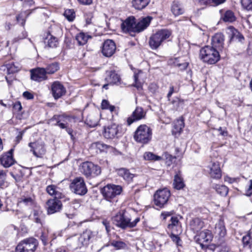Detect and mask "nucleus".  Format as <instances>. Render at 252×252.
Returning <instances> with one entry per match:
<instances>
[{
  "mask_svg": "<svg viewBox=\"0 0 252 252\" xmlns=\"http://www.w3.org/2000/svg\"><path fill=\"white\" fill-rule=\"evenodd\" d=\"M200 59L209 64H214L220 59L219 51L211 46L207 45L200 50Z\"/></svg>",
  "mask_w": 252,
  "mask_h": 252,
  "instance_id": "1",
  "label": "nucleus"
},
{
  "mask_svg": "<svg viewBox=\"0 0 252 252\" xmlns=\"http://www.w3.org/2000/svg\"><path fill=\"white\" fill-rule=\"evenodd\" d=\"M171 32L167 29L158 30L153 34L149 38V44L153 50L157 49L165 40L169 38Z\"/></svg>",
  "mask_w": 252,
  "mask_h": 252,
  "instance_id": "2",
  "label": "nucleus"
},
{
  "mask_svg": "<svg viewBox=\"0 0 252 252\" xmlns=\"http://www.w3.org/2000/svg\"><path fill=\"white\" fill-rule=\"evenodd\" d=\"M152 130L146 125L139 126L134 134V139L138 143L148 144L152 139Z\"/></svg>",
  "mask_w": 252,
  "mask_h": 252,
  "instance_id": "3",
  "label": "nucleus"
},
{
  "mask_svg": "<svg viewBox=\"0 0 252 252\" xmlns=\"http://www.w3.org/2000/svg\"><path fill=\"white\" fill-rule=\"evenodd\" d=\"M123 188L120 185L109 184L102 188L100 192L103 197L106 201L113 202L116 197L122 192Z\"/></svg>",
  "mask_w": 252,
  "mask_h": 252,
  "instance_id": "4",
  "label": "nucleus"
},
{
  "mask_svg": "<svg viewBox=\"0 0 252 252\" xmlns=\"http://www.w3.org/2000/svg\"><path fill=\"white\" fill-rule=\"evenodd\" d=\"M80 170L87 178H94L100 175L101 172L99 166L89 161L83 162L80 166Z\"/></svg>",
  "mask_w": 252,
  "mask_h": 252,
  "instance_id": "5",
  "label": "nucleus"
},
{
  "mask_svg": "<svg viewBox=\"0 0 252 252\" xmlns=\"http://www.w3.org/2000/svg\"><path fill=\"white\" fill-rule=\"evenodd\" d=\"M37 240L30 237L21 241L16 246L15 252H34L38 246Z\"/></svg>",
  "mask_w": 252,
  "mask_h": 252,
  "instance_id": "6",
  "label": "nucleus"
},
{
  "mask_svg": "<svg viewBox=\"0 0 252 252\" xmlns=\"http://www.w3.org/2000/svg\"><path fill=\"white\" fill-rule=\"evenodd\" d=\"M171 195L170 191L166 188L159 189L154 194V203L159 208H162L167 205Z\"/></svg>",
  "mask_w": 252,
  "mask_h": 252,
  "instance_id": "7",
  "label": "nucleus"
},
{
  "mask_svg": "<svg viewBox=\"0 0 252 252\" xmlns=\"http://www.w3.org/2000/svg\"><path fill=\"white\" fill-rule=\"evenodd\" d=\"M69 188L72 192L80 196H83L88 192L84 179L81 177H77L73 179Z\"/></svg>",
  "mask_w": 252,
  "mask_h": 252,
  "instance_id": "8",
  "label": "nucleus"
},
{
  "mask_svg": "<svg viewBox=\"0 0 252 252\" xmlns=\"http://www.w3.org/2000/svg\"><path fill=\"white\" fill-rule=\"evenodd\" d=\"M122 133L121 126L112 124L104 126L102 133L105 138L113 139L121 136Z\"/></svg>",
  "mask_w": 252,
  "mask_h": 252,
  "instance_id": "9",
  "label": "nucleus"
},
{
  "mask_svg": "<svg viewBox=\"0 0 252 252\" xmlns=\"http://www.w3.org/2000/svg\"><path fill=\"white\" fill-rule=\"evenodd\" d=\"M95 236L94 232L90 229L85 230L77 239L75 238L77 242L76 248L87 247L94 239Z\"/></svg>",
  "mask_w": 252,
  "mask_h": 252,
  "instance_id": "10",
  "label": "nucleus"
},
{
  "mask_svg": "<svg viewBox=\"0 0 252 252\" xmlns=\"http://www.w3.org/2000/svg\"><path fill=\"white\" fill-rule=\"evenodd\" d=\"M29 146L31 148L30 151L37 158H41L46 153L43 142L37 141L35 142H31L29 144Z\"/></svg>",
  "mask_w": 252,
  "mask_h": 252,
  "instance_id": "11",
  "label": "nucleus"
},
{
  "mask_svg": "<svg viewBox=\"0 0 252 252\" xmlns=\"http://www.w3.org/2000/svg\"><path fill=\"white\" fill-rule=\"evenodd\" d=\"M112 222L116 226L123 229L128 227L129 218L126 217L124 213H119L112 218Z\"/></svg>",
  "mask_w": 252,
  "mask_h": 252,
  "instance_id": "12",
  "label": "nucleus"
},
{
  "mask_svg": "<svg viewBox=\"0 0 252 252\" xmlns=\"http://www.w3.org/2000/svg\"><path fill=\"white\" fill-rule=\"evenodd\" d=\"M116 46L114 41L107 39L104 41L101 47V52L106 57H111L115 52Z\"/></svg>",
  "mask_w": 252,
  "mask_h": 252,
  "instance_id": "13",
  "label": "nucleus"
},
{
  "mask_svg": "<svg viewBox=\"0 0 252 252\" xmlns=\"http://www.w3.org/2000/svg\"><path fill=\"white\" fill-rule=\"evenodd\" d=\"M60 198H53L49 199L46 202L48 214H53L60 212L62 208V202Z\"/></svg>",
  "mask_w": 252,
  "mask_h": 252,
  "instance_id": "14",
  "label": "nucleus"
},
{
  "mask_svg": "<svg viewBox=\"0 0 252 252\" xmlns=\"http://www.w3.org/2000/svg\"><path fill=\"white\" fill-rule=\"evenodd\" d=\"M14 150L11 149L8 152L4 153L0 156V163L5 168L12 166L15 162L13 158Z\"/></svg>",
  "mask_w": 252,
  "mask_h": 252,
  "instance_id": "15",
  "label": "nucleus"
},
{
  "mask_svg": "<svg viewBox=\"0 0 252 252\" xmlns=\"http://www.w3.org/2000/svg\"><path fill=\"white\" fill-rule=\"evenodd\" d=\"M51 92L55 99H58L66 93V89L59 81L54 82L51 85Z\"/></svg>",
  "mask_w": 252,
  "mask_h": 252,
  "instance_id": "16",
  "label": "nucleus"
},
{
  "mask_svg": "<svg viewBox=\"0 0 252 252\" xmlns=\"http://www.w3.org/2000/svg\"><path fill=\"white\" fill-rule=\"evenodd\" d=\"M31 78L32 80L38 82L47 79L45 68L37 67L32 69L31 70Z\"/></svg>",
  "mask_w": 252,
  "mask_h": 252,
  "instance_id": "17",
  "label": "nucleus"
},
{
  "mask_svg": "<svg viewBox=\"0 0 252 252\" xmlns=\"http://www.w3.org/2000/svg\"><path fill=\"white\" fill-rule=\"evenodd\" d=\"M135 18L133 16L129 17L121 24V29L124 32H135Z\"/></svg>",
  "mask_w": 252,
  "mask_h": 252,
  "instance_id": "18",
  "label": "nucleus"
},
{
  "mask_svg": "<svg viewBox=\"0 0 252 252\" xmlns=\"http://www.w3.org/2000/svg\"><path fill=\"white\" fill-rule=\"evenodd\" d=\"M213 238V236L211 232L207 229L202 231L196 236V241L202 247L204 245H207L210 243Z\"/></svg>",
  "mask_w": 252,
  "mask_h": 252,
  "instance_id": "19",
  "label": "nucleus"
},
{
  "mask_svg": "<svg viewBox=\"0 0 252 252\" xmlns=\"http://www.w3.org/2000/svg\"><path fill=\"white\" fill-rule=\"evenodd\" d=\"M145 116L146 112L144 111L143 109L141 107H137L131 116L127 118V125L130 126L133 122L145 118Z\"/></svg>",
  "mask_w": 252,
  "mask_h": 252,
  "instance_id": "20",
  "label": "nucleus"
},
{
  "mask_svg": "<svg viewBox=\"0 0 252 252\" xmlns=\"http://www.w3.org/2000/svg\"><path fill=\"white\" fill-rule=\"evenodd\" d=\"M224 36L221 33H216L212 38V47L219 51L223 49Z\"/></svg>",
  "mask_w": 252,
  "mask_h": 252,
  "instance_id": "21",
  "label": "nucleus"
},
{
  "mask_svg": "<svg viewBox=\"0 0 252 252\" xmlns=\"http://www.w3.org/2000/svg\"><path fill=\"white\" fill-rule=\"evenodd\" d=\"M226 33L229 37V44L234 40H237L238 41L242 42L244 40L243 35L233 27L230 26L228 27Z\"/></svg>",
  "mask_w": 252,
  "mask_h": 252,
  "instance_id": "22",
  "label": "nucleus"
},
{
  "mask_svg": "<svg viewBox=\"0 0 252 252\" xmlns=\"http://www.w3.org/2000/svg\"><path fill=\"white\" fill-rule=\"evenodd\" d=\"M18 205L20 206H26L29 208H32L34 205L33 195L26 194L22 195L18 199Z\"/></svg>",
  "mask_w": 252,
  "mask_h": 252,
  "instance_id": "23",
  "label": "nucleus"
},
{
  "mask_svg": "<svg viewBox=\"0 0 252 252\" xmlns=\"http://www.w3.org/2000/svg\"><path fill=\"white\" fill-rule=\"evenodd\" d=\"M107 77L105 78V80L109 84H121V77L114 70H111L107 71Z\"/></svg>",
  "mask_w": 252,
  "mask_h": 252,
  "instance_id": "24",
  "label": "nucleus"
},
{
  "mask_svg": "<svg viewBox=\"0 0 252 252\" xmlns=\"http://www.w3.org/2000/svg\"><path fill=\"white\" fill-rule=\"evenodd\" d=\"M210 176L214 179H219L221 177V172L218 162H212L208 166Z\"/></svg>",
  "mask_w": 252,
  "mask_h": 252,
  "instance_id": "25",
  "label": "nucleus"
},
{
  "mask_svg": "<svg viewBox=\"0 0 252 252\" xmlns=\"http://www.w3.org/2000/svg\"><path fill=\"white\" fill-rule=\"evenodd\" d=\"M152 18L147 16L143 18L137 24L135 23V32H140L146 29L150 25Z\"/></svg>",
  "mask_w": 252,
  "mask_h": 252,
  "instance_id": "26",
  "label": "nucleus"
},
{
  "mask_svg": "<svg viewBox=\"0 0 252 252\" xmlns=\"http://www.w3.org/2000/svg\"><path fill=\"white\" fill-rule=\"evenodd\" d=\"M170 222L167 226L168 229L173 232L181 233V226L178 218L177 217H172Z\"/></svg>",
  "mask_w": 252,
  "mask_h": 252,
  "instance_id": "27",
  "label": "nucleus"
},
{
  "mask_svg": "<svg viewBox=\"0 0 252 252\" xmlns=\"http://www.w3.org/2000/svg\"><path fill=\"white\" fill-rule=\"evenodd\" d=\"M118 175L122 177L126 181L129 183L131 182L134 177L133 174L131 173L129 170L125 168H120L116 170Z\"/></svg>",
  "mask_w": 252,
  "mask_h": 252,
  "instance_id": "28",
  "label": "nucleus"
},
{
  "mask_svg": "<svg viewBox=\"0 0 252 252\" xmlns=\"http://www.w3.org/2000/svg\"><path fill=\"white\" fill-rule=\"evenodd\" d=\"M173 186L175 189H181L185 186L183 179L182 177L181 172L179 170L176 173L173 181Z\"/></svg>",
  "mask_w": 252,
  "mask_h": 252,
  "instance_id": "29",
  "label": "nucleus"
},
{
  "mask_svg": "<svg viewBox=\"0 0 252 252\" xmlns=\"http://www.w3.org/2000/svg\"><path fill=\"white\" fill-rule=\"evenodd\" d=\"M44 42L46 46L50 48L56 47L58 44L57 37L51 35L50 32L47 33V35L44 39Z\"/></svg>",
  "mask_w": 252,
  "mask_h": 252,
  "instance_id": "30",
  "label": "nucleus"
},
{
  "mask_svg": "<svg viewBox=\"0 0 252 252\" xmlns=\"http://www.w3.org/2000/svg\"><path fill=\"white\" fill-rule=\"evenodd\" d=\"M191 229L196 232L199 231L204 226V222L199 218H195L190 222Z\"/></svg>",
  "mask_w": 252,
  "mask_h": 252,
  "instance_id": "31",
  "label": "nucleus"
},
{
  "mask_svg": "<svg viewBox=\"0 0 252 252\" xmlns=\"http://www.w3.org/2000/svg\"><path fill=\"white\" fill-rule=\"evenodd\" d=\"M215 232L221 237H223L225 235L226 230L223 220L220 219L216 224Z\"/></svg>",
  "mask_w": 252,
  "mask_h": 252,
  "instance_id": "32",
  "label": "nucleus"
},
{
  "mask_svg": "<svg viewBox=\"0 0 252 252\" xmlns=\"http://www.w3.org/2000/svg\"><path fill=\"white\" fill-rule=\"evenodd\" d=\"M57 187L55 185H49L46 188V191L50 195H54V198H63L64 197V195L57 190Z\"/></svg>",
  "mask_w": 252,
  "mask_h": 252,
  "instance_id": "33",
  "label": "nucleus"
},
{
  "mask_svg": "<svg viewBox=\"0 0 252 252\" xmlns=\"http://www.w3.org/2000/svg\"><path fill=\"white\" fill-rule=\"evenodd\" d=\"M171 11L175 16H178L183 13V9L178 0H175L171 6Z\"/></svg>",
  "mask_w": 252,
  "mask_h": 252,
  "instance_id": "34",
  "label": "nucleus"
},
{
  "mask_svg": "<svg viewBox=\"0 0 252 252\" xmlns=\"http://www.w3.org/2000/svg\"><path fill=\"white\" fill-rule=\"evenodd\" d=\"M150 1V0H132V6L136 9L141 10L147 6Z\"/></svg>",
  "mask_w": 252,
  "mask_h": 252,
  "instance_id": "35",
  "label": "nucleus"
},
{
  "mask_svg": "<svg viewBox=\"0 0 252 252\" xmlns=\"http://www.w3.org/2000/svg\"><path fill=\"white\" fill-rule=\"evenodd\" d=\"M143 72L141 70H138L135 71L134 73V84H133V86L136 87L137 89L142 88V84L140 81V78L141 77Z\"/></svg>",
  "mask_w": 252,
  "mask_h": 252,
  "instance_id": "36",
  "label": "nucleus"
},
{
  "mask_svg": "<svg viewBox=\"0 0 252 252\" xmlns=\"http://www.w3.org/2000/svg\"><path fill=\"white\" fill-rule=\"evenodd\" d=\"M213 188L216 190L218 194L223 196H226L228 192V189L224 185H213Z\"/></svg>",
  "mask_w": 252,
  "mask_h": 252,
  "instance_id": "37",
  "label": "nucleus"
},
{
  "mask_svg": "<svg viewBox=\"0 0 252 252\" xmlns=\"http://www.w3.org/2000/svg\"><path fill=\"white\" fill-rule=\"evenodd\" d=\"M59 64L57 62L52 63L48 64L46 67L45 68V70L46 74H51L56 72L59 69Z\"/></svg>",
  "mask_w": 252,
  "mask_h": 252,
  "instance_id": "38",
  "label": "nucleus"
},
{
  "mask_svg": "<svg viewBox=\"0 0 252 252\" xmlns=\"http://www.w3.org/2000/svg\"><path fill=\"white\" fill-rule=\"evenodd\" d=\"M221 18L225 22H233L235 21V17L233 12L231 10H227L225 12Z\"/></svg>",
  "mask_w": 252,
  "mask_h": 252,
  "instance_id": "39",
  "label": "nucleus"
},
{
  "mask_svg": "<svg viewBox=\"0 0 252 252\" xmlns=\"http://www.w3.org/2000/svg\"><path fill=\"white\" fill-rule=\"evenodd\" d=\"M90 35H86L84 33L81 32L78 34L76 36V39L77 40L79 45H84L89 38H91Z\"/></svg>",
  "mask_w": 252,
  "mask_h": 252,
  "instance_id": "40",
  "label": "nucleus"
},
{
  "mask_svg": "<svg viewBox=\"0 0 252 252\" xmlns=\"http://www.w3.org/2000/svg\"><path fill=\"white\" fill-rule=\"evenodd\" d=\"M64 116V122H68L71 123H75L78 122H80L81 121V119L79 116L76 115H68L65 114H63Z\"/></svg>",
  "mask_w": 252,
  "mask_h": 252,
  "instance_id": "41",
  "label": "nucleus"
},
{
  "mask_svg": "<svg viewBox=\"0 0 252 252\" xmlns=\"http://www.w3.org/2000/svg\"><path fill=\"white\" fill-rule=\"evenodd\" d=\"M184 127V122L183 119L177 120L174 124L173 132H180Z\"/></svg>",
  "mask_w": 252,
  "mask_h": 252,
  "instance_id": "42",
  "label": "nucleus"
},
{
  "mask_svg": "<svg viewBox=\"0 0 252 252\" xmlns=\"http://www.w3.org/2000/svg\"><path fill=\"white\" fill-rule=\"evenodd\" d=\"M43 218L42 212L40 210H34L33 211V220L37 223L41 224Z\"/></svg>",
  "mask_w": 252,
  "mask_h": 252,
  "instance_id": "43",
  "label": "nucleus"
},
{
  "mask_svg": "<svg viewBox=\"0 0 252 252\" xmlns=\"http://www.w3.org/2000/svg\"><path fill=\"white\" fill-rule=\"evenodd\" d=\"M6 173L3 170H0V188L4 189L8 187V183L6 181Z\"/></svg>",
  "mask_w": 252,
  "mask_h": 252,
  "instance_id": "44",
  "label": "nucleus"
},
{
  "mask_svg": "<svg viewBox=\"0 0 252 252\" xmlns=\"http://www.w3.org/2000/svg\"><path fill=\"white\" fill-rule=\"evenodd\" d=\"M143 157L144 159L147 160L158 161L161 159L160 157L156 155L151 152L145 153Z\"/></svg>",
  "mask_w": 252,
  "mask_h": 252,
  "instance_id": "45",
  "label": "nucleus"
},
{
  "mask_svg": "<svg viewBox=\"0 0 252 252\" xmlns=\"http://www.w3.org/2000/svg\"><path fill=\"white\" fill-rule=\"evenodd\" d=\"M5 66L8 74H13L17 72L19 70V67L16 66L13 62L7 63Z\"/></svg>",
  "mask_w": 252,
  "mask_h": 252,
  "instance_id": "46",
  "label": "nucleus"
},
{
  "mask_svg": "<svg viewBox=\"0 0 252 252\" xmlns=\"http://www.w3.org/2000/svg\"><path fill=\"white\" fill-rule=\"evenodd\" d=\"M95 145L96 148L101 152H107L108 151H110L113 149L112 147L106 145L100 142H96L95 143Z\"/></svg>",
  "mask_w": 252,
  "mask_h": 252,
  "instance_id": "47",
  "label": "nucleus"
},
{
  "mask_svg": "<svg viewBox=\"0 0 252 252\" xmlns=\"http://www.w3.org/2000/svg\"><path fill=\"white\" fill-rule=\"evenodd\" d=\"M64 17L70 22L73 21L75 17V14L73 9H66L64 14Z\"/></svg>",
  "mask_w": 252,
  "mask_h": 252,
  "instance_id": "48",
  "label": "nucleus"
},
{
  "mask_svg": "<svg viewBox=\"0 0 252 252\" xmlns=\"http://www.w3.org/2000/svg\"><path fill=\"white\" fill-rule=\"evenodd\" d=\"M50 122L51 123L55 122L54 125L55 126L57 125V124L61 122H64V116L63 114L62 115H55L54 116L50 119Z\"/></svg>",
  "mask_w": 252,
  "mask_h": 252,
  "instance_id": "49",
  "label": "nucleus"
},
{
  "mask_svg": "<svg viewBox=\"0 0 252 252\" xmlns=\"http://www.w3.org/2000/svg\"><path fill=\"white\" fill-rule=\"evenodd\" d=\"M243 7L248 11H252V0H241Z\"/></svg>",
  "mask_w": 252,
  "mask_h": 252,
  "instance_id": "50",
  "label": "nucleus"
},
{
  "mask_svg": "<svg viewBox=\"0 0 252 252\" xmlns=\"http://www.w3.org/2000/svg\"><path fill=\"white\" fill-rule=\"evenodd\" d=\"M178 233H179L173 232L171 231L170 238L173 242H174L177 246H181V240L178 236Z\"/></svg>",
  "mask_w": 252,
  "mask_h": 252,
  "instance_id": "51",
  "label": "nucleus"
},
{
  "mask_svg": "<svg viewBox=\"0 0 252 252\" xmlns=\"http://www.w3.org/2000/svg\"><path fill=\"white\" fill-rule=\"evenodd\" d=\"M111 245L118 249H121L125 246V244L121 241H113Z\"/></svg>",
  "mask_w": 252,
  "mask_h": 252,
  "instance_id": "52",
  "label": "nucleus"
},
{
  "mask_svg": "<svg viewBox=\"0 0 252 252\" xmlns=\"http://www.w3.org/2000/svg\"><path fill=\"white\" fill-rule=\"evenodd\" d=\"M249 185L248 188L246 189L245 194L246 196H250L252 194V180L249 181Z\"/></svg>",
  "mask_w": 252,
  "mask_h": 252,
  "instance_id": "53",
  "label": "nucleus"
},
{
  "mask_svg": "<svg viewBox=\"0 0 252 252\" xmlns=\"http://www.w3.org/2000/svg\"><path fill=\"white\" fill-rule=\"evenodd\" d=\"M174 64L176 66H178L182 70H184L186 69L188 65V63L187 62L179 63H178V61H176L174 63Z\"/></svg>",
  "mask_w": 252,
  "mask_h": 252,
  "instance_id": "54",
  "label": "nucleus"
},
{
  "mask_svg": "<svg viewBox=\"0 0 252 252\" xmlns=\"http://www.w3.org/2000/svg\"><path fill=\"white\" fill-rule=\"evenodd\" d=\"M17 22L22 26L25 24L26 20L23 16L22 14H20L16 16Z\"/></svg>",
  "mask_w": 252,
  "mask_h": 252,
  "instance_id": "55",
  "label": "nucleus"
},
{
  "mask_svg": "<svg viewBox=\"0 0 252 252\" xmlns=\"http://www.w3.org/2000/svg\"><path fill=\"white\" fill-rule=\"evenodd\" d=\"M251 236L249 234L244 236L242 238V243L244 246H246L250 244Z\"/></svg>",
  "mask_w": 252,
  "mask_h": 252,
  "instance_id": "56",
  "label": "nucleus"
},
{
  "mask_svg": "<svg viewBox=\"0 0 252 252\" xmlns=\"http://www.w3.org/2000/svg\"><path fill=\"white\" fill-rule=\"evenodd\" d=\"M184 100L177 97L173 99L171 102L175 106H176V108L177 109L180 104H183L184 103Z\"/></svg>",
  "mask_w": 252,
  "mask_h": 252,
  "instance_id": "57",
  "label": "nucleus"
},
{
  "mask_svg": "<svg viewBox=\"0 0 252 252\" xmlns=\"http://www.w3.org/2000/svg\"><path fill=\"white\" fill-rule=\"evenodd\" d=\"M198 3L204 6H211V2L212 0H197Z\"/></svg>",
  "mask_w": 252,
  "mask_h": 252,
  "instance_id": "58",
  "label": "nucleus"
},
{
  "mask_svg": "<svg viewBox=\"0 0 252 252\" xmlns=\"http://www.w3.org/2000/svg\"><path fill=\"white\" fill-rule=\"evenodd\" d=\"M140 219L139 217L136 218L133 221H131V219L129 218V222L128 223L129 228H133L135 227L137 223L140 221Z\"/></svg>",
  "mask_w": 252,
  "mask_h": 252,
  "instance_id": "59",
  "label": "nucleus"
},
{
  "mask_svg": "<svg viewBox=\"0 0 252 252\" xmlns=\"http://www.w3.org/2000/svg\"><path fill=\"white\" fill-rule=\"evenodd\" d=\"M23 96L28 100H31L33 98V94L28 91L24 92L23 94Z\"/></svg>",
  "mask_w": 252,
  "mask_h": 252,
  "instance_id": "60",
  "label": "nucleus"
},
{
  "mask_svg": "<svg viewBox=\"0 0 252 252\" xmlns=\"http://www.w3.org/2000/svg\"><path fill=\"white\" fill-rule=\"evenodd\" d=\"M178 91V89H174V88L173 86H170L169 87V91L168 92V93L167 94V97L168 98V100H169L170 99V97L171 96V95H172V94L174 93H177Z\"/></svg>",
  "mask_w": 252,
  "mask_h": 252,
  "instance_id": "61",
  "label": "nucleus"
},
{
  "mask_svg": "<svg viewBox=\"0 0 252 252\" xmlns=\"http://www.w3.org/2000/svg\"><path fill=\"white\" fill-rule=\"evenodd\" d=\"M40 239L42 242L43 244L46 246L48 243L47 236L44 232H42Z\"/></svg>",
  "mask_w": 252,
  "mask_h": 252,
  "instance_id": "62",
  "label": "nucleus"
},
{
  "mask_svg": "<svg viewBox=\"0 0 252 252\" xmlns=\"http://www.w3.org/2000/svg\"><path fill=\"white\" fill-rule=\"evenodd\" d=\"M226 0H212L211 6H216L224 3Z\"/></svg>",
  "mask_w": 252,
  "mask_h": 252,
  "instance_id": "63",
  "label": "nucleus"
},
{
  "mask_svg": "<svg viewBox=\"0 0 252 252\" xmlns=\"http://www.w3.org/2000/svg\"><path fill=\"white\" fill-rule=\"evenodd\" d=\"M110 105L108 100L103 99L101 102V108L102 109H107Z\"/></svg>",
  "mask_w": 252,
  "mask_h": 252,
  "instance_id": "64",
  "label": "nucleus"
}]
</instances>
